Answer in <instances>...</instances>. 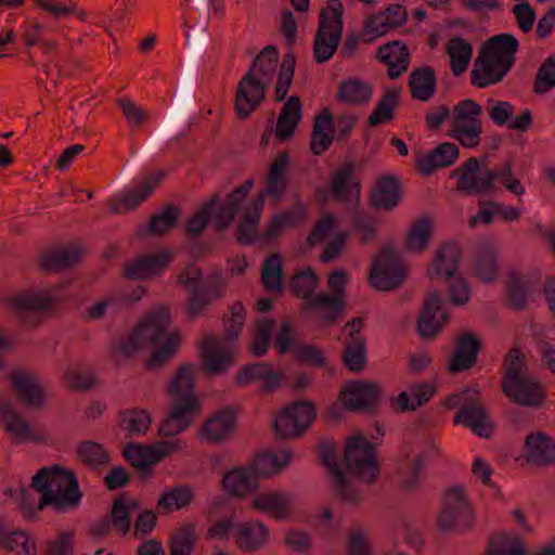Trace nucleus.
I'll use <instances>...</instances> for the list:
<instances>
[{"mask_svg": "<svg viewBox=\"0 0 555 555\" xmlns=\"http://www.w3.org/2000/svg\"><path fill=\"white\" fill-rule=\"evenodd\" d=\"M382 389L374 382L353 380L345 384L339 399L349 411L373 414L379 405Z\"/></svg>", "mask_w": 555, "mask_h": 555, "instance_id": "obj_16", "label": "nucleus"}, {"mask_svg": "<svg viewBox=\"0 0 555 555\" xmlns=\"http://www.w3.org/2000/svg\"><path fill=\"white\" fill-rule=\"evenodd\" d=\"M376 57L387 66L388 77L392 80L406 72L410 64V51L401 40L389 41L379 47Z\"/></svg>", "mask_w": 555, "mask_h": 555, "instance_id": "obj_31", "label": "nucleus"}, {"mask_svg": "<svg viewBox=\"0 0 555 555\" xmlns=\"http://www.w3.org/2000/svg\"><path fill=\"white\" fill-rule=\"evenodd\" d=\"M119 416L121 427L130 435H145L150 429L151 416L145 410H126Z\"/></svg>", "mask_w": 555, "mask_h": 555, "instance_id": "obj_63", "label": "nucleus"}, {"mask_svg": "<svg viewBox=\"0 0 555 555\" xmlns=\"http://www.w3.org/2000/svg\"><path fill=\"white\" fill-rule=\"evenodd\" d=\"M258 487L259 480L249 467H234L221 479L222 490L232 498H244Z\"/></svg>", "mask_w": 555, "mask_h": 555, "instance_id": "obj_36", "label": "nucleus"}, {"mask_svg": "<svg viewBox=\"0 0 555 555\" xmlns=\"http://www.w3.org/2000/svg\"><path fill=\"white\" fill-rule=\"evenodd\" d=\"M519 41L509 33L488 38L481 46L470 72V81L477 88L501 82L516 63Z\"/></svg>", "mask_w": 555, "mask_h": 555, "instance_id": "obj_3", "label": "nucleus"}, {"mask_svg": "<svg viewBox=\"0 0 555 555\" xmlns=\"http://www.w3.org/2000/svg\"><path fill=\"white\" fill-rule=\"evenodd\" d=\"M315 416V406L310 401H295L288 404L273 421L275 438L287 440L302 436Z\"/></svg>", "mask_w": 555, "mask_h": 555, "instance_id": "obj_12", "label": "nucleus"}, {"mask_svg": "<svg viewBox=\"0 0 555 555\" xmlns=\"http://www.w3.org/2000/svg\"><path fill=\"white\" fill-rule=\"evenodd\" d=\"M282 257L279 254L270 255L261 269V281L269 292H280L282 288Z\"/></svg>", "mask_w": 555, "mask_h": 555, "instance_id": "obj_61", "label": "nucleus"}, {"mask_svg": "<svg viewBox=\"0 0 555 555\" xmlns=\"http://www.w3.org/2000/svg\"><path fill=\"white\" fill-rule=\"evenodd\" d=\"M343 28V4L338 0H328L327 7L320 12L314 36L313 57L318 64L333 57L340 43Z\"/></svg>", "mask_w": 555, "mask_h": 555, "instance_id": "obj_8", "label": "nucleus"}, {"mask_svg": "<svg viewBox=\"0 0 555 555\" xmlns=\"http://www.w3.org/2000/svg\"><path fill=\"white\" fill-rule=\"evenodd\" d=\"M403 198V186L400 179L393 175L376 179L370 194L369 204L380 211H392Z\"/></svg>", "mask_w": 555, "mask_h": 555, "instance_id": "obj_20", "label": "nucleus"}, {"mask_svg": "<svg viewBox=\"0 0 555 555\" xmlns=\"http://www.w3.org/2000/svg\"><path fill=\"white\" fill-rule=\"evenodd\" d=\"M181 215L179 206L169 203L151 217L147 232L153 235H164L175 228Z\"/></svg>", "mask_w": 555, "mask_h": 555, "instance_id": "obj_57", "label": "nucleus"}, {"mask_svg": "<svg viewBox=\"0 0 555 555\" xmlns=\"http://www.w3.org/2000/svg\"><path fill=\"white\" fill-rule=\"evenodd\" d=\"M363 318H352L341 330L343 352L341 362L351 372H362L367 365V339L362 333Z\"/></svg>", "mask_w": 555, "mask_h": 555, "instance_id": "obj_13", "label": "nucleus"}, {"mask_svg": "<svg viewBox=\"0 0 555 555\" xmlns=\"http://www.w3.org/2000/svg\"><path fill=\"white\" fill-rule=\"evenodd\" d=\"M197 413L198 411L190 409L189 402L182 405L171 404L168 415L158 427V435L170 438L185 431L193 424Z\"/></svg>", "mask_w": 555, "mask_h": 555, "instance_id": "obj_41", "label": "nucleus"}, {"mask_svg": "<svg viewBox=\"0 0 555 555\" xmlns=\"http://www.w3.org/2000/svg\"><path fill=\"white\" fill-rule=\"evenodd\" d=\"M263 204L264 193H259L251 199L250 205L244 210L242 219L234 233L236 241L241 245H253L258 238H260L258 227Z\"/></svg>", "mask_w": 555, "mask_h": 555, "instance_id": "obj_30", "label": "nucleus"}, {"mask_svg": "<svg viewBox=\"0 0 555 555\" xmlns=\"http://www.w3.org/2000/svg\"><path fill=\"white\" fill-rule=\"evenodd\" d=\"M220 201V194H212L206 202H204L198 209L188 219L185 223V233L189 236H198L206 229L216 205Z\"/></svg>", "mask_w": 555, "mask_h": 555, "instance_id": "obj_54", "label": "nucleus"}, {"mask_svg": "<svg viewBox=\"0 0 555 555\" xmlns=\"http://www.w3.org/2000/svg\"><path fill=\"white\" fill-rule=\"evenodd\" d=\"M204 369L209 374H219L228 370L232 363V354L225 350L220 340L206 337L201 346Z\"/></svg>", "mask_w": 555, "mask_h": 555, "instance_id": "obj_40", "label": "nucleus"}, {"mask_svg": "<svg viewBox=\"0 0 555 555\" xmlns=\"http://www.w3.org/2000/svg\"><path fill=\"white\" fill-rule=\"evenodd\" d=\"M400 91L398 89L387 90L369 116L366 124L375 127L386 124L395 118V109L398 106Z\"/></svg>", "mask_w": 555, "mask_h": 555, "instance_id": "obj_53", "label": "nucleus"}, {"mask_svg": "<svg viewBox=\"0 0 555 555\" xmlns=\"http://www.w3.org/2000/svg\"><path fill=\"white\" fill-rule=\"evenodd\" d=\"M481 120H474L468 125L452 126L450 137L459 141L462 146L473 149L479 145L481 141Z\"/></svg>", "mask_w": 555, "mask_h": 555, "instance_id": "obj_64", "label": "nucleus"}, {"mask_svg": "<svg viewBox=\"0 0 555 555\" xmlns=\"http://www.w3.org/2000/svg\"><path fill=\"white\" fill-rule=\"evenodd\" d=\"M0 421L4 424L7 431L16 440L35 439L29 423L9 402H0Z\"/></svg>", "mask_w": 555, "mask_h": 555, "instance_id": "obj_47", "label": "nucleus"}, {"mask_svg": "<svg viewBox=\"0 0 555 555\" xmlns=\"http://www.w3.org/2000/svg\"><path fill=\"white\" fill-rule=\"evenodd\" d=\"M479 171L480 162L477 157L472 156L452 170L450 178L457 179L456 190L467 195H485L495 192L498 190L495 180L500 181L496 166L486 168L481 176H477Z\"/></svg>", "mask_w": 555, "mask_h": 555, "instance_id": "obj_10", "label": "nucleus"}, {"mask_svg": "<svg viewBox=\"0 0 555 555\" xmlns=\"http://www.w3.org/2000/svg\"><path fill=\"white\" fill-rule=\"evenodd\" d=\"M373 89L369 82L358 78L343 80L337 89L336 99L352 106L367 104L372 99Z\"/></svg>", "mask_w": 555, "mask_h": 555, "instance_id": "obj_46", "label": "nucleus"}, {"mask_svg": "<svg viewBox=\"0 0 555 555\" xmlns=\"http://www.w3.org/2000/svg\"><path fill=\"white\" fill-rule=\"evenodd\" d=\"M481 347V340L473 333L459 335L455 349L449 359L448 371L454 374L470 370L477 362Z\"/></svg>", "mask_w": 555, "mask_h": 555, "instance_id": "obj_25", "label": "nucleus"}, {"mask_svg": "<svg viewBox=\"0 0 555 555\" xmlns=\"http://www.w3.org/2000/svg\"><path fill=\"white\" fill-rule=\"evenodd\" d=\"M460 156L459 147L451 142L437 145L431 152L416 159V168L424 176H430L436 169L452 166Z\"/></svg>", "mask_w": 555, "mask_h": 555, "instance_id": "obj_34", "label": "nucleus"}, {"mask_svg": "<svg viewBox=\"0 0 555 555\" xmlns=\"http://www.w3.org/2000/svg\"><path fill=\"white\" fill-rule=\"evenodd\" d=\"M462 255V249L456 243H444L437 250L427 269L430 280H437L443 275L449 281V298L455 306H464L470 298L468 282L456 274Z\"/></svg>", "mask_w": 555, "mask_h": 555, "instance_id": "obj_7", "label": "nucleus"}, {"mask_svg": "<svg viewBox=\"0 0 555 555\" xmlns=\"http://www.w3.org/2000/svg\"><path fill=\"white\" fill-rule=\"evenodd\" d=\"M328 195L336 202L350 204L354 206L360 204L361 182L356 173V165L352 162H346L330 172L328 189L318 188L315 196L327 199Z\"/></svg>", "mask_w": 555, "mask_h": 555, "instance_id": "obj_11", "label": "nucleus"}, {"mask_svg": "<svg viewBox=\"0 0 555 555\" xmlns=\"http://www.w3.org/2000/svg\"><path fill=\"white\" fill-rule=\"evenodd\" d=\"M305 215L306 212L302 207L294 210H284L274 215L260 234V238L264 241L276 238L285 228L295 227L305 218Z\"/></svg>", "mask_w": 555, "mask_h": 555, "instance_id": "obj_51", "label": "nucleus"}, {"mask_svg": "<svg viewBox=\"0 0 555 555\" xmlns=\"http://www.w3.org/2000/svg\"><path fill=\"white\" fill-rule=\"evenodd\" d=\"M196 541L195 525H182L169 540L170 555H191Z\"/></svg>", "mask_w": 555, "mask_h": 555, "instance_id": "obj_58", "label": "nucleus"}, {"mask_svg": "<svg viewBox=\"0 0 555 555\" xmlns=\"http://www.w3.org/2000/svg\"><path fill=\"white\" fill-rule=\"evenodd\" d=\"M448 320L449 314L442 310L440 292L430 291L416 322L420 336L426 339L434 338Z\"/></svg>", "mask_w": 555, "mask_h": 555, "instance_id": "obj_19", "label": "nucleus"}, {"mask_svg": "<svg viewBox=\"0 0 555 555\" xmlns=\"http://www.w3.org/2000/svg\"><path fill=\"white\" fill-rule=\"evenodd\" d=\"M77 459L91 469H100L111 462L109 453L104 447L92 440L80 442L76 450Z\"/></svg>", "mask_w": 555, "mask_h": 555, "instance_id": "obj_49", "label": "nucleus"}, {"mask_svg": "<svg viewBox=\"0 0 555 555\" xmlns=\"http://www.w3.org/2000/svg\"><path fill=\"white\" fill-rule=\"evenodd\" d=\"M500 272L501 263L498 249L490 245L480 246L473 260V275L485 284H492L498 281Z\"/></svg>", "mask_w": 555, "mask_h": 555, "instance_id": "obj_33", "label": "nucleus"}, {"mask_svg": "<svg viewBox=\"0 0 555 555\" xmlns=\"http://www.w3.org/2000/svg\"><path fill=\"white\" fill-rule=\"evenodd\" d=\"M253 185L254 180L247 179L243 184L235 186L218 207L216 206L212 224L218 233H223L230 228Z\"/></svg>", "mask_w": 555, "mask_h": 555, "instance_id": "obj_21", "label": "nucleus"}, {"mask_svg": "<svg viewBox=\"0 0 555 555\" xmlns=\"http://www.w3.org/2000/svg\"><path fill=\"white\" fill-rule=\"evenodd\" d=\"M283 374L275 372L269 362H255L243 366L235 376L236 384L245 387L250 383L262 380L261 389L271 392L280 386Z\"/></svg>", "mask_w": 555, "mask_h": 555, "instance_id": "obj_29", "label": "nucleus"}, {"mask_svg": "<svg viewBox=\"0 0 555 555\" xmlns=\"http://www.w3.org/2000/svg\"><path fill=\"white\" fill-rule=\"evenodd\" d=\"M82 256V249L78 246H68L48 250L42 254L40 268L47 273H56L78 263Z\"/></svg>", "mask_w": 555, "mask_h": 555, "instance_id": "obj_42", "label": "nucleus"}, {"mask_svg": "<svg viewBox=\"0 0 555 555\" xmlns=\"http://www.w3.org/2000/svg\"><path fill=\"white\" fill-rule=\"evenodd\" d=\"M194 500V492L190 486L180 485L163 493L157 502V507L163 509V514L178 511L189 506Z\"/></svg>", "mask_w": 555, "mask_h": 555, "instance_id": "obj_55", "label": "nucleus"}, {"mask_svg": "<svg viewBox=\"0 0 555 555\" xmlns=\"http://www.w3.org/2000/svg\"><path fill=\"white\" fill-rule=\"evenodd\" d=\"M269 534V528L262 521L248 520L237 524L232 537L238 550L253 553L266 545Z\"/></svg>", "mask_w": 555, "mask_h": 555, "instance_id": "obj_28", "label": "nucleus"}, {"mask_svg": "<svg viewBox=\"0 0 555 555\" xmlns=\"http://www.w3.org/2000/svg\"><path fill=\"white\" fill-rule=\"evenodd\" d=\"M502 391L511 401L524 406H539L545 398L541 384L529 374L502 385Z\"/></svg>", "mask_w": 555, "mask_h": 555, "instance_id": "obj_24", "label": "nucleus"}, {"mask_svg": "<svg viewBox=\"0 0 555 555\" xmlns=\"http://www.w3.org/2000/svg\"><path fill=\"white\" fill-rule=\"evenodd\" d=\"M502 369L504 371L502 385L527 375L526 357L518 346H514L508 350L504 357Z\"/></svg>", "mask_w": 555, "mask_h": 555, "instance_id": "obj_59", "label": "nucleus"}, {"mask_svg": "<svg viewBox=\"0 0 555 555\" xmlns=\"http://www.w3.org/2000/svg\"><path fill=\"white\" fill-rule=\"evenodd\" d=\"M475 513L463 486L451 487L443 496L438 525L442 531L465 532L473 527Z\"/></svg>", "mask_w": 555, "mask_h": 555, "instance_id": "obj_9", "label": "nucleus"}, {"mask_svg": "<svg viewBox=\"0 0 555 555\" xmlns=\"http://www.w3.org/2000/svg\"><path fill=\"white\" fill-rule=\"evenodd\" d=\"M293 457L289 449H282L279 453H261L254 457L249 469L256 478L271 477L285 468Z\"/></svg>", "mask_w": 555, "mask_h": 555, "instance_id": "obj_43", "label": "nucleus"}, {"mask_svg": "<svg viewBox=\"0 0 555 555\" xmlns=\"http://www.w3.org/2000/svg\"><path fill=\"white\" fill-rule=\"evenodd\" d=\"M526 460L535 466H548L555 462V442L543 433H531L525 439Z\"/></svg>", "mask_w": 555, "mask_h": 555, "instance_id": "obj_35", "label": "nucleus"}, {"mask_svg": "<svg viewBox=\"0 0 555 555\" xmlns=\"http://www.w3.org/2000/svg\"><path fill=\"white\" fill-rule=\"evenodd\" d=\"M195 364H181L167 385V393L171 399V404L182 405L189 402L191 410L199 412L201 402L195 391Z\"/></svg>", "mask_w": 555, "mask_h": 555, "instance_id": "obj_17", "label": "nucleus"}, {"mask_svg": "<svg viewBox=\"0 0 555 555\" xmlns=\"http://www.w3.org/2000/svg\"><path fill=\"white\" fill-rule=\"evenodd\" d=\"M327 284L331 294L319 293L307 305L310 308H322V311H324L323 321L325 323H334L343 314L346 306L347 273L344 270L333 271L328 276Z\"/></svg>", "mask_w": 555, "mask_h": 555, "instance_id": "obj_15", "label": "nucleus"}, {"mask_svg": "<svg viewBox=\"0 0 555 555\" xmlns=\"http://www.w3.org/2000/svg\"><path fill=\"white\" fill-rule=\"evenodd\" d=\"M411 96L422 102L429 101L437 89V77L430 66L414 68L410 74Z\"/></svg>", "mask_w": 555, "mask_h": 555, "instance_id": "obj_44", "label": "nucleus"}, {"mask_svg": "<svg viewBox=\"0 0 555 555\" xmlns=\"http://www.w3.org/2000/svg\"><path fill=\"white\" fill-rule=\"evenodd\" d=\"M164 177V171L159 170L153 172L146 177L138 188L126 192L119 201L108 202L109 211L113 215H122L127 211L133 210L154 193Z\"/></svg>", "mask_w": 555, "mask_h": 555, "instance_id": "obj_26", "label": "nucleus"}, {"mask_svg": "<svg viewBox=\"0 0 555 555\" xmlns=\"http://www.w3.org/2000/svg\"><path fill=\"white\" fill-rule=\"evenodd\" d=\"M151 446L129 442L126 444L122 455L132 467L140 470L142 477L152 474V465L155 464Z\"/></svg>", "mask_w": 555, "mask_h": 555, "instance_id": "obj_50", "label": "nucleus"}, {"mask_svg": "<svg viewBox=\"0 0 555 555\" xmlns=\"http://www.w3.org/2000/svg\"><path fill=\"white\" fill-rule=\"evenodd\" d=\"M405 280L403 266L390 247H384L375 257L369 272V283L377 291L398 288Z\"/></svg>", "mask_w": 555, "mask_h": 555, "instance_id": "obj_14", "label": "nucleus"}, {"mask_svg": "<svg viewBox=\"0 0 555 555\" xmlns=\"http://www.w3.org/2000/svg\"><path fill=\"white\" fill-rule=\"evenodd\" d=\"M170 323V313L167 308L153 311L120 345V351L130 357L147 345L157 346L145 361L144 366L149 371L159 370L173 357L180 345V334L178 332L168 333Z\"/></svg>", "mask_w": 555, "mask_h": 555, "instance_id": "obj_2", "label": "nucleus"}, {"mask_svg": "<svg viewBox=\"0 0 555 555\" xmlns=\"http://www.w3.org/2000/svg\"><path fill=\"white\" fill-rule=\"evenodd\" d=\"M278 63L279 51L274 46L264 47L254 59L249 69L236 87L234 107L238 118L249 117L264 100Z\"/></svg>", "mask_w": 555, "mask_h": 555, "instance_id": "obj_4", "label": "nucleus"}, {"mask_svg": "<svg viewBox=\"0 0 555 555\" xmlns=\"http://www.w3.org/2000/svg\"><path fill=\"white\" fill-rule=\"evenodd\" d=\"M203 270L193 264H188L177 276L181 286L191 289L186 302V313L190 319L202 315L214 302L222 299L225 294V282L220 270L210 272L205 280Z\"/></svg>", "mask_w": 555, "mask_h": 555, "instance_id": "obj_6", "label": "nucleus"}, {"mask_svg": "<svg viewBox=\"0 0 555 555\" xmlns=\"http://www.w3.org/2000/svg\"><path fill=\"white\" fill-rule=\"evenodd\" d=\"M250 506L276 520H283L292 514V498L284 492H262L251 500Z\"/></svg>", "mask_w": 555, "mask_h": 555, "instance_id": "obj_32", "label": "nucleus"}, {"mask_svg": "<svg viewBox=\"0 0 555 555\" xmlns=\"http://www.w3.org/2000/svg\"><path fill=\"white\" fill-rule=\"evenodd\" d=\"M453 423L470 428L475 435L483 438H489L494 428L486 408L477 399L463 402Z\"/></svg>", "mask_w": 555, "mask_h": 555, "instance_id": "obj_23", "label": "nucleus"}, {"mask_svg": "<svg viewBox=\"0 0 555 555\" xmlns=\"http://www.w3.org/2000/svg\"><path fill=\"white\" fill-rule=\"evenodd\" d=\"M447 53L450 56V67L454 76L466 72L473 56V46L461 37H454L447 43Z\"/></svg>", "mask_w": 555, "mask_h": 555, "instance_id": "obj_48", "label": "nucleus"}, {"mask_svg": "<svg viewBox=\"0 0 555 555\" xmlns=\"http://www.w3.org/2000/svg\"><path fill=\"white\" fill-rule=\"evenodd\" d=\"M33 488L41 493L37 508L52 506L56 511L77 508L82 499L75 473L54 465L40 468L31 479Z\"/></svg>", "mask_w": 555, "mask_h": 555, "instance_id": "obj_5", "label": "nucleus"}, {"mask_svg": "<svg viewBox=\"0 0 555 555\" xmlns=\"http://www.w3.org/2000/svg\"><path fill=\"white\" fill-rule=\"evenodd\" d=\"M236 409L224 406L210 415L201 426V437L210 443L227 441L236 427Z\"/></svg>", "mask_w": 555, "mask_h": 555, "instance_id": "obj_22", "label": "nucleus"}, {"mask_svg": "<svg viewBox=\"0 0 555 555\" xmlns=\"http://www.w3.org/2000/svg\"><path fill=\"white\" fill-rule=\"evenodd\" d=\"M12 387L17 397L31 409H40L44 403V393L33 375L13 372L10 375Z\"/></svg>", "mask_w": 555, "mask_h": 555, "instance_id": "obj_39", "label": "nucleus"}, {"mask_svg": "<svg viewBox=\"0 0 555 555\" xmlns=\"http://www.w3.org/2000/svg\"><path fill=\"white\" fill-rule=\"evenodd\" d=\"M246 310L241 301L229 307V314L223 317V339L233 341L238 338L245 324Z\"/></svg>", "mask_w": 555, "mask_h": 555, "instance_id": "obj_60", "label": "nucleus"}, {"mask_svg": "<svg viewBox=\"0 0 555 555\" xmlns=\"http://www.w3.org/2000/svg\"><path fill=\"white\" fill-rule=\"evenodd\" d=\"M171 260L170 253L162 250L156 254L142 255L124 266L122 274L128 280L140 281L160 274Z\"/></svg>", "mask_w": 555, "mask_h": 555, "instance_id": "obj_27", "label": "nucleus"}, {"mask_svg": "<svg viewBox=\"0 0 555 555\" xmlns=\"http://www.w3.org/2000/svg\"><path fill=\"white\" fill-rule=\"evenodd\" d=\"M408 20V12L401 4H390L385 11L372 15L364 21L362 39L372 43L376 38L386 35L390 29L402 26Z\"/></svg>", "mask_w": 555, "mask_h": 555, "instance_id": "obj_18", "label": "nucleus"}, {"mask_svg": "<svg viewBox=\"0 0 555 555\" xmlns=\"http://www.w3.org/2000/svg\"><path fill=\"white\" fill-rule=\"evenodd\" d=\"M524 542L515 535L506 533L493 534L488 543L486 555H526Z\"/></svg>", "mask_w": 555, "mask_h": 555, "instance_id": "obj_56", "label": "nucleus"}, {"mask_svg": "<svg viewBox=\"0 0 555 555\" xmlns=\"http://www.w3.org/2000/svg\"><path fill=\"white\" fill-rule=\"evenodd\" d=\"M433 234L431 221L428 217L416 219L405 236V248L414 253H423Z\"/></svg>", "mask_w": 555, "mask_h": 555, "instance_id": "obj_52", "label": "nucleus"}, {"mask_svg": "<svg viewBox=\"0 0 555 555\" xmlns=\"http://www.w3.org/2000/svg\"><path fill=\"white\" fill-rule=\"evenodd\" d=\"M289 164V154L287 151L279 153L272 162L267 173V190L262 191L264 196L268 194L275 199L282 197L287 189L286 170Z\"/></svg>", "mask_w": 555, "mask_h": 555, "instance_id": "obj_45", "label": "nucleus"}, {"mask_svg": "<svg viewBox=\"0 0 555 555\" xmlns=\"http://www.w3.org/2000/svg\"><path fill=\"white\" fill-rule=\"evenodd\" d=\"M335 137L333 114L325 107L314 117L310 139V151L313 155L320 156L332 145Z\"/></svg>", "mask_w": 555, "mask_h": 555, "instance_id": "obj_37", "label": "nucleus"}, {"mask_svg": "<svg viewBox=\"0 0 555 555\" xmlns=\"http://www.w3.org/2000/svg\"><path fill=\"white\" fill-rule=\"evenodd\" d=\"M295 54L292 52L286 53L283 57L275 85L274 100L276 102H282L286 98L295 75Z\"/></svg>", "mask_w": 555, "mask_h": 555, "instance_id": "obj_62", "label": "nucleus"}, {"mask_svg": "<svg viewBox=\"0 0 555 555\" xmlns=\"http://www.w3.org/2000/svg\"><path fill=\"white\" fill-rule=\"evenodd\" d=\"M346 470L335 472L331 476L333 493L343 504L358 507L362 500L361 491L353 485L351 478L373 485L380 474L376 444L364 436H356L348 440L344 451Z\"/></svg>", "mask_w": 555, "mask_h": 555, "instance_id": "obj_1", "label": "nucleus"}, {"mask_svg": "<svg viewBox=\"0 0 555 555\" xmlns=\"http://www.w3.org/2000/svg\"><path fill=\"white\" fill-rule=\"evenodd\" d=\"M320 279L311 268L296 271L289 280V288L294 297L302 298L301 311L305 313L322 311V308H310L307 304L314 298Z\"/></svg>", "mask_w": 555, "mask_h": 555, "instance_id": "obj_38", "label": "nucleus"}]
</instances>
